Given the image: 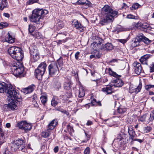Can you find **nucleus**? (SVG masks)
Returning a JSON list of instances; mask_svg holds the SVG:
<instances>
[{"mask_svg":"<svg viewBox=\"0 0 154 154\" xmlns=\"http://www.w3.org/2000/svg\"><path fill=\"white\" fill-rule=\"evenodd\" d=\"M8 52L12 58L17 61L12 64L11 66V72L16 76L23 77L24 67L21 63L20 62L23 58V51L20 48L12 46L8 48Z\"/></svg>","mask_w":154,"mask_h":154,"instance_id":"1","label":"nucleus"},{"mask_svg":"<svg viewBox=\"0 0 154 154\" xmlns=\"http://www.w3.org/2000/svg\"><path fill=\"white\" fill-rule=\"evenodd\" d=\"M102 11L104 14V17L101 19L100 24L103 25L112 21L114 17L116 16L118 13L117 11L113 10L110 7L107 5L104 6Z\"/></svg>","mask_w":154,"mask_h":154,"instance_id":"2","label":"nucleus"},{"mask_svg":"<svg viewBox=\"0 0 154 154\" xmlns=\"http://www.w3.org/2000/svg\"><path fill=\"white\" fill-rule=\"evenodd\" d=\"M48 13L46 10L39 8L34 9L32 11V15L29 17V20L31 22L40 24L42 22L43 18Z\"/></svg>","mask_w":154,"mask_h":154,"instance_id":"3","label":"nucleus"},{"mask_svg":"<svg viewBox=\"0 0 154 154\" xmlns=\"http://www.w3.org/2000/svg\"><path fill=\"white\" fill-rule=\"evenodd\" d=\"M108 72L109 75L115 77L116 79L113 80L112 83L114 87H122L124 84L123 81L121 79L119 78L121 77V75L117 74L115 72L113 71L111 69H108Z\"/></svg>","mask_w":154,"mask_h":154,"instance_id":"4","label":"nucleus"},{"mask_svg":"<svg viewBox=\"0 0 154 154\" xmlns=\"http://www.w3.org/2000/svg\"><path fill=\"white\" fill-rule=\"evenodd\" d=\"M6 93L8 97L11 100L20 99L21 97L20 95L17 92L15 88L11 85H9L6 90Z\"/></svg>","mask_w":154,"mask_h":154,"instance_id":"5","label":"nucleus"},{"mask_svg":"<svg viewBox=\"0 0 154 154\" xmlns=\"http://www.w3.org/2000/svg\"><path fill=\"white\" fill-rule=\"evenodd\" d=\"M141 42H143L146 44H149L150 42L148 38L145 37L143 34L140 33L137 35L134 42L132 44V46L133 47L138 46Z\"/></svg>","mask_w":154,"mask_h":154,"instance_id":"6","label":"nucleus"},{"mask_svg":"<svg viewBox=\"0 0 154 154\" xmlns=\"http://www.w3.org/2000/svg\"><path fill=\"white\" fill-rule=\"evenodd\" d=\"M49 75L52 77L59 76L60 70L58 67L57 63L55 62H52L48 66Z\"/></svg>","mask_w":154,"mask_h":154,"instance_id":"7","label":"nucleus"},{"mask_svg":"<svg viewBox=\"0 0 154 154\" xmlns=\"http://www.w3.org/2000/svg\"><path fill=\"white\" fill-rule=\"evenodd\" d=\"M47 66V65L45 62L41 63L35 70V75L38 79H40L44 75Z\"/></svg>","mask_w":154,"mask_h":154,"instance_id":"8","label":"nucleus"},{"mask_svg":"<svg viewBox=\"0 0 154 154\" xmlns=\"http://www.w3.org/2000/svg\"><path fill=\"white\" fill-rule=\"evenodd\" d=\"M25 143L22 140L19 139L15 141L11 146L15 150H18L23 151L25 147Z\"/></svg>","mask_w":154,"mask_h":154,"instance_id":"9","label":"nucleus"},{"mask_svg":"<svg viewBox=\"0 0 154 154\" xmlns=\"http://www.w3.org/2000/svg\"><path fill=\"white\" fill-rule=\"evenodd\" d=\"M30 60L32 61L35 62L37 61L39 58L38 51L35 46L31 47L30 50Z\"/></svg>","mask_w":154,"mask_h":154,"instance_id":"10","label":"nucleus"},{"mask_svg":"<svg viewBox=\"0 0 154 154\" xmlns=\"http://www.w3.org/2000/svg\"><path fill=\"white\" fill-rule=\"evenodd\" d=\"M112 84L105 86L101 89V91L106 94H111L114 92Z\"/></svg>","mask_w":154,"mask_h":154,"instance_id":"11","label":"nucleus"},{"mask_svg":"<svg viewBox=\"0 0 154 154\" xmlns=\"http://www.w3.org/2000/svg\"><path fill=\"white\" fill-rule=\"evenodd\" d=\"M16 100L9 99V103L7 105H6V107H7L8 110L11 111H13L17 109V105L15 103Z\"/></svg>","mask_w":154,"mask_h":154,"instance_id":"12","label":"nucleus"},{"mask_svg":"<svg viewBox=\"0 0 154 154\" xmlns=\"http://www.w3.org/2000/svg\"><path fill=\"white\" fill-rule=\"evenodd\" d=\"M134 69L135 73L140 74L142 72V69L141 64L137 62H134L133 63Z\"/></svg>","mask_w":154,"mask_h":154,"instance_id":"13","label":"nucleus"},{"mask_svg":"<svg viewBox=\"0 0 154 154\" xmlns=\"http://www.w3.org/2000/svg\"><path fill=\"white\" fill-rule=\"evenodd\" d=\"M73 4L76 5L77 4L78 5H85L88 7H91L92 6V4L88 0H78L77 2Z\"/></svg>","mask_w":154,"mask_h":154,"instance_id":"14","label":"nucleus"},{"mask_svg":"<svg viewBox=\"0 0 154 154\" xmlns=\"http://www.w3.org/2000/svg\"><path fill=\"white\" fill-rule=\"evenodd\" d=\"M35 86L32 84L27 88L22 89V91L25 94H27L32 92L35 88Z\"/></svg>","mask_w":154,"mask_h":154,"instance_id":"15","label":"nucleus"},{"mask_svg":"<svg viewBox=\"0 0 154 154\" xmlns=\"http://www.w3.org/2000/svg\"><path fill=\"white\" fill-rule=\"evenodd\" d=\"M57 123V119H54L48 125L46 130L48 131H51L55 128Z\"/></svg>","mask_w":154,"mask_h":154,"instance_id":"16","label":"nucleus"},{"mask_svg":"<svg viewBox=\"0 0 154 154\" xmlns=\"http://www.w3.org/2000/svg\"><path fill=\"white\" fill-rule=\"evenodd\" d=\"M72 25L74 27L79 30L80 32L83 31L84 27L78 20H74L72 22Z\"/></svg>","mask_w":154,"mask_h":154,"instance_id":"17","label":"nucleus"},{"mask_svg":"<svg viewBox=\"0 0 154 154\" xmlns=\"http://www.w3.org/2000/svg\"><path fill=\"white\" fill-rule=\"evenodd\" d=\"M117 139L120 141H121V143H122V141H123V144H125L128 142V139L127 138L126 135L123 134H119L117 136Z\"/></svg>","mask_w":154,"mask_h":154,"instance_id":"18","label":"nucleus"},{"mask_svg":"<svg viewBox=\"0 0 154 154\" xmlns=\"http://www.w3.org/2000/svg\"><path fill=\"white\" fill-rule=\"evenodd\" d=\"M150 57V55L146 54L142 57L140 59V62L143 64L147 65V60Z\"/></svg>","mask_w":154,"mask_h":154,"instance_id":"19","label":"nucleus"},{"mask_svg":"<svg viewBox=\"0 0 154 154\" xmlns=\"http://www.w3.org/2000/svg\"><path fill=\"white\" fill-rule=\"evenodd\" d=\"M136 27L137 28L140 27L142 28L147 29V30H149L150 29L149 24L147 23H144L142 24L141 23H138L136 25Z\"/></svg>","mask_w":154,"mask_h":154,"instance_id":"20","label":"nucleus"},{"mask_svg":"<svg viewBox=\"0 0 154 154\" xmlns=\"http://www.w3.org/2000/svg\"><path fill=\"white\" fill-rule=\"evenodd\" d=\"M128 134L130 136V137L131 140L135 137L136 134H135V132L133 129V127L131 126L128 127Z\"/></svg>","mask_w":154,"mask_h":154,"instance_id":"21","label":"nucleus"},{"mask_svg":"<svg viewBox=\"0 0 154 154\" xmlns=\"http://www.w3.org/2000/svg\"><path fill=\"white\" fill-rule=\"evenodd\" d=\"M8 85L5 82H0V93H3L4 92H6Z\"/></svg>","mask_w":154,"mask_h":154,"instance_id":"22","label":"nucleus"},{"mask_svg":"<svg viewBox=\"0 0 154 154\" xmlns=\"http://www.w3.org/2000/svg\"><path fill=\"white\" fill-rule=\"evenodd\" d=\"M5 40L6 42H8L9 43H13L15 42V39L12 37L8 32V33L7 36L5 38Z\"/></svg>","mask_w":154,"mask_h":154,"instance_id":"23","label":"nucleus"},{"mask_svg":"<svg viewBox=\"0 0 154 154\" xmlns=\"http://www.w3.org/2000/svg\"><path fill=\"white\" fill-rule=\"evenodd\" d=\"M8 5L7 0H0V9L2 10L7 7Z\"/></svg>","mask_w":154,"mask_h":154,"instance_id":"24","label":"nucleus"},{"mask_svg":"<svg viewBox=\"0 0 154 154\" xmlns=\"http://www.w3.org/2000/svg\"><path fill=\"white\" fill-rule=\"evenodd\" d=\"M102 39L101 38H98V40H96L91 44V46H93L94 47H99L102 43Z\"/></svg>","mask_w":154,"mask_h":154,"instance_id":"25","label":"nucleus"},{"mask_svg":"<svg viewBox=\"0 0 154 154\" xmlns=\"http://www.w3.org/2000/svg\"><path fill=\"white\" fill-rule=\"evenodd\" d=\"M25 122L26 121H23L18 122L17 123L16 126L20 129L23 130V127H24Z\"/></svg>","mask_w":154,"mask_h":154,"instance_id":"26","label":"nucleus"},{"mask_svg":"<svg viewBox=\"0 0 154 154\" xmlns=\"http://www.w3.org/2000/svg\"><path fill=\"white\" fill-rule=\"evenodd\" d=\"M40 100L42 103L44 105L48 100L47 95L45 94L42 95L40 97Z\"/></svg>","mask_w":154,"mask_h":154,"instance_id":"27","label":"nucleus"},{"mask_svg":"<svg viewBox=\"0 0 154 154\" xmlns=\"http://www.w3.org/2000/svg\"><path fill=\"white\" fill-rule=\"evenodd\" d=\"M84 88L82 86H80L79 89V97H84L85 95L84 90Z\"/></svg>","mask_w":154,"mask_h":154,"instance_id":"28","label":"nucleus"},{"mask_svg":"<svg viewBox=\"0 0 154 154\" xmlns=\"http://www.w3.org/2000/svg\"><path fill=\"white\" fill-rule=\"evenodd\" d=\"M23 130L25 131L30 130L32 128V125L30 124L27 123L26 121Z\"/></svg>","mask_w":154,"mask_h":154,"instance_id":"29","label":"nucleus"},{"mask_svg":"<svg viewBox=\"0 0 154 154\" xmlns=\"http://www.w3.org/2000/svg\"><path fill=\"white\" fill-rule=\"evenodd\" d=\"M35 29V27L33 25H29V26L28 30L30 34L32 35L33 32Z\"/></svg>","mask_w":154,"mask_h":154,"instance_id":"30","label":"nucleus"},{"mask_svg":"<svg viewBox=\"0 0 154 154\" xmlns=\"http://www.w3.org/2000/svg\"><path fill=\"white\" fill-rule=\"evenodd\" d=\"M154 119V110L151 111L150 117L147 121V123H149L150 122H152Z\"/></svg>","mask_w":154,"mask_h":154,"instance_id":"31","label":"nucleus"},{"mask_svg":"<svg viewBox=\"0 0 154 154\" xmlns=\"http://www.w3.org/2000/svg\"><path fill=\"white\" fill-rule=\"evenodd\" d=\"M5 142V137L3 131H0V145L2 144Z\"/></svg>","mask_w":154,"mask_h":154,"instance_id":"32","label":"nucleus"},{"mask_svg":"<svg viewBox=\"0 0 154 154\" xmlns=\"http://www.w3.org/2000/svg\"><path fill=\"white\" fill-rule=\"evenodd\" d=\"M104 48L106 50H111L113 48V47L111 44L108 43L105 45Z\"/></svg>","mask_w":154,"mask_h":154,"instance_id":"33","label":"nucleus"},{"mask_svg":"<svg viewBox=\"0 0 154 154\" xmlns=\"http://www.w3.org/2000/svg\"><path fill=\"white\" fill-rule=\"evenodd\" d=\"M58 64L59 66L61 67L63 65V58L60 57L57 60V62H56Z\"/></svg>","mask_w":154,"mask_h":154,"instance_id":"34","label":"nucleus"},{"mask_svg":"<svg viewBox=\"0 0 154 154\" xmlns=\"http://www.w3.org/2000/svg\"><path fill=\"white\" fill-rule=\"evenodd\" d=\"M51 131H47L43 132L42 133V136L44 137H47L49 136L51 134Z\"/></svg>","mask_w":154,"mask_h":154,"instance_id":"35","label":"nucleus"},{"mask_svg":"<svg viewBox=\"0 0 154 154\" xmlns=\"http://www.w3.org/2000/svg\"><path fill=\"white\" fill-rule=\"evenodd\" d=\"M140 5L138 3H136L133 4L132 7H130V9L131 10H134L138 9Z\"/></svg>","mask_w":154,"mask_h":154,"instance_id":"36","label":"nucleus"},{"mask_svg":"<svg viewBox=\"0 0 154 154\" xmlns=\"http://www.w3.org/2000/svg\"><path fill=\"white\" fill-rule=\"evenodd\" d=\"M59 102V100H56V99H54L52 100L51 104L53 106H55Z\"/></svg>","mask_w":154,"mask_h":154,"instance_id":"37","label":"nucleus"},{"mask_svg":"<svg viewBox=\"0 0 154 154\" xmlns=\"http://www.w3.org/2000/svg\"><path fill=\"white\" fill-rule=\"evenodd\" d=\"M67 130L70 134L74 132V130L73 128L70 125H68L66 126Z\"/></svg>","mask_w":154,"mask_h":154,"instance_id":"38","label":"nucleus"},{"mask_svg":"<svg viewBox=\"0 0 154 154\" xmlns=\"http://www.w3.org/2000/svg\"><path fill=\"white\" fill-rule=\"evenodd\" d=\"M8 26L7 23L5 22H2L0 24V29H2L3 28L6 27Z\"/></svg>","mask_w":154,"mask_h":154,"instance_id":"39","label":"nucleus"},{"mask_svg":"<svg viewBox=\"0 0 154 154\" xmlns=\"http://www.w3.org/2000/svg\"><path fill=\"white\" fill-rule=\"evenodd\" d=\"M32 35L36 38H40L41 37V34L38 32L32 34Z\"/></svg>","mask_w":154,"mask_h":154,"instance_id":"40","label":"nucleus"},{"mask_svg":"<svg viewBox=\"0 0 154 154\" xmlns=\"http://www.w3.org/2000/svg\"><path fill=\"white\" fill-rule=\"evenodd\" d=\"M54 86L55 88L59 89L61 88V84L59 82H56L54 83Z\"/></svg>","mask_w":154,"mask_h":154,"instance_id":"41","label":"nucleus"},{"mask_svg":"<svg viewBox=\"0 0 154 154\" xmlns=\"http://www.w3.org/2000/svg\"><path fill=\"white\" fill-rule=\"evenodd\" d=\"M126 111L125 108H123L121 107H119L117 109V112L119 113H122L125 112Z\"/></svg>","mask_w":154,"mask_h":154,"instance_id":"42","label":"nucleus"},{"mask_svg":"<svg viewBox=\"0 0 154 154\" xmlns=\"http://www.w3.org/2000/svg\"><path fill=\"white\" fill-rule=\"evenodd\" d=\"M142 86V84L141 83H140L137 87L135 88L134 90V92L136 93L139 92Z\"/></svg>","mask_w":154,"mask_h":154,"instance_id":"43","label":"nucleus"},{"mask_svg":"<svg viewBox=\"0 0 154 154\" xmlns=\"http://www.w3.org/2000/svg\"><path fill=\"white\" fill-rule=\"evenodd\" d=\"M94 56L95 58H99L100 57V55L99 52L97 51H94Z\"/></svg>","mask_w":154,"mask_h":154,"instance_id":"44","label":"nucleus"},{"mask_svg":"<svg viewBox=\"0 0 154 154\" xmlns=\"http://www.w3.org/2000/svg\"><path fill=\"white\" fill-rule=\"evenodd\" d=\"M154 88V85H147L145 86V89L147 91L150 90V89L151 88Z\"/></svg>","mask_w":154,"mask_h":154,"instance_id":"45","label":"nucleus"},{"mask_svg":"<svg viewBox=\"0 0 154 154\" xmlns=\"http://www.w3.org/2000/svg\"><path fill=\"white\" fill-rule=\"evenodd\" d=\"M147 117L146 114L143 115V116H141L140 118V121L142 122H143L146 121V119Z\"/></svg>","mask_w":154,"mask_h":154,"instance_id":"46","label":"nucleus"},{"mask_svg":"<svg viewBox=\"0 0 154 154\" xmlns=\"http://www.w3.org/2000/svg\"><path fill=\"white\" fill-rule=\"evenodd\" d=\"M126 18L128 19H136V17L131 14L128 15L126 16Z\"/></svg>","mask_w":154,"mask_h":154,"instance_id":"47","label":"nucleus"},{"mask_svg":"<svg viewBox=\"0 0 154 154\" xmlns=\"http://www.w3.org/2000/svg\"><path fill=\"white\" fill-rule=\"evenodd\" d=\"M64 25V24L62 21H59L57 23V26H58L60 28H62L63 26Z\"/></svg>","mask_w":154,"mask_h":154,"instance_id":"48","label":"nucleus"},{"mask_svg":"<svg viewBox=\"0 0 154 154\" xmlns=\"http://www.w3.org/2000/svg\"><path fill=\"white\" fill-rule=\"evenodd\" d=\"M144 132L148 133L151 130V128L149 127H146L144 128Z\"/></svg>","mask_w":154,"mask_h":154,"instance_id":"49","label":"nucleus"},{"mask_svg":"<svg viewBox=\"0 0 154 154\" xmlns=\"http://www.w3.org/2000/svg\"><path fill=\"white\" fill-rule=\"evenodd\" d=\"M95 99H94L93 101L91 102L92 104L93 105H95V103H96L97 104H98V105L99 106H101V103L100 102H96V101Z\"/></svg>","mask_w":154,"mask_h":154,"instance_id":"50","label":"nucleus"},{"mask_svg":"<svg viewBox=\"0 0 154 154\" xmlns=\"http://www.w3.org/2000/svg\"><path fill=\"white\" fill-rule=\"evenodd\" d=\"M38 1V0H29V4H32L35 3L37 2Z\"/></svg>","mask_w":154,"mask_h":154,"instance_id":"51","label":"nucleus"},{"mask_svg":"<svg viewBox=\"0 0 154 154\" xmlns=\"http://www.w3.org/2000/svg\"><path fill=\"white\" fill-rule=\"evenodd\" d=\"M84 154H89L90 153V148L89 147H87L85 149L84 152Z\"/></svg>","mask_w":154,"mask_h":154,"instance_id":"52","label":"nucleus"},{"mask_svg":"<svg viewBox=\"0 0 154 154\" xmlns=\"http://www.w3.org/2000/svg\"><path fill=\"white\" fill-rule=\"evenodd\" d=\"M150 72H154V64H152L150 66Z\"/></svg>","mask_w":154,"mask_h":154,"instance_id":"53","label":"nucleus"},{"mask_svg":"<svg viewBox=\"0 0 154 154\" xmlns=\"http://www.w3.org/2000/svg\"><path fill=\"white\" fill-rule=\"evenodd\" d=\"M118 41L124 44L126 42L127 40L125 39H120L118 40Z\"/></svg>","mask_w":154,"mask_h":154,"instance_id":"54","label":"nucleus"},{"mask_svg":"<svg viewBox=\"0 0 154 154\" xmlns=\"http://www.w3.org/2000/svg\"><path fill=\"white\" fill-rule=\"evenodd\" d=\"M137 141L139 142L140 143H141L143 142V141L142 140L140 139H134V138H133V139L132 140V141Z\"/></svg>","mask_w":154,"mask_h":154,"instance_id":"55","label":"nucleus"},{"mask_svg":"<svg viewBox=\"0 0 154 154\" xmlns=\"http://www.w3.org/2000/svg\"><path fill=\"white\" fill-rule=\"evenodd\" d=\"M70 85L69 83H68L66 85H65L64 86L65 89L67 90L70 89Z\"/></svg>","mask_w":154,"mask_h":154,"instance_id":"56","label":"nucleus"},{"mask_svg":"<svg viewBox=\"0 0 154 154\" xmlns=\"http://www.w3.org/2000/svg\"><path fill=\"white\" fill-rule=\"evenodd\" d=\"M66 41V40L65 39H63L60 40H57V43L58 44H61L62 43H64Z\"/></svg>","mask_w":154,"mask_h":154,"instance_id":"57","label":"nucleus"},{"mask_svg":"<svg viewBox=\"0 0 154 154\" xmlns=\"http://www.w3.org/2000/svg\"><path fill=\"white\" fill-rule=\"evenodd\" d=\"M80 54L79 52H77L76 53L75 55V57L76 60H78L79 58V55Z\"/></svg>","mask_w":154,"mask_h":154,"instance_id":"58","label":"nucleus"},{"mask_svg":"<svg viewBox=\"0 0 154 154\" xmlns=\"http://www.w3.org/2000/svg\"><path fill=\"white\" fill-rule=\"evenodd\" d=\"M59 150V147L58 146H56L54 149V150L55 153L57 152Z\"/></svg>","mask_w":154,"mask_h":154,"instance_id":"59","label":"nucleus"},{"mask_svg":"<svg viewBox=\"0 0 154 154\" xmlns=\"http://www.w3.org/2000/svg\"><path fill=\"white\" fill-rule=\"evenodd\" d=\"M3 16H5V17L9 18L10 17V15L8 13H4L3 14Z\"/></svg>","mask_w":154,"mask_h":154,"instance_id":"60","label":"nucleus"},{"mask_svg":"<svg viewBox=\"0 0 154 154\" xmlns=\"http://www.w3.org/2000/svg\"><path fill=\"white\" fill-rule=\"evenodd\" d=\"M92 124V122L90 120L88 121L87 123H86V125H91Z\"/></svg>","mask_w":154,"mask_h":154,"instance_id":"61","label":"nucleus"},{"mask_svg":"<svg viewBox=\"0 0 154 154\" xmlns=\"http://www.w3.org/2000/svg\"><path fill=\"white\" fill-rule=\"evenodd\" d=\"M56 110L59 111L62 113H63L65 110H64L62 109H57Z\"/></svg>","mask_w":154,"mask_h":154,"instance_id":"62","label":"nucleus"},{"mask_svg":"<svg viewBox=\"0 0 154 154\" xmlns=\"http://www.w3.org/2000/svg\"><path fill=\"white\" fill-rule=\"evenodd\" d=\"M4 154H12V153L8 150H6Z\"/></svg>","mask_w":154,"mask_h":154,"instance_id":"63","label":"nucleus"},{"mask_svg":"<svg viewBox=\"0 0 154 154\" xmlns=\"http://www.w3.org/2000/svg\"><path fill=\"white\" fill-rule=\"evenodd\" d=\"M108 81V79L106 78H104L103 79V82L105 83Z\"/></svg>","mask_w":154,"mask_h":154,"instance_id":"64","label":"nucleus"}]
</instances>
